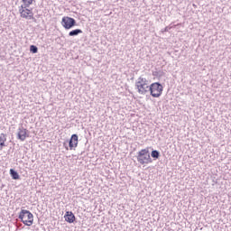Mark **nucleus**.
I'll return each mask as SVG.
<instances>
[{"label":"nucleus","mask_w":231,"mask_h":231,"mask_svg":"<svg viewBox=\"0 0 231 231\" xmlns=\"http://www.w3.org/2000/svg\"><path fill=\"white\" fill-rule=\"evenodd\" d=\"M135 90L139 95H147L149 92L150 84L149 81L143 78L139 77L135 81Z\"/></svg>","instance_id":"nucleus-1"},{"label":"nucleus","mask_w":231,"mask_h":231,"mask_svg":"<svg viewBox=\"0 0 231 231\" xmlns=\"http://www.w3.org/2000/svg\"><path fill=\"white\" fill-rule=\"evenodd\" d=\"M137 162L141 165H149V163H152V159L149 153V149L145 148L138 152Z\"/></svg>","instance_id":"nucleus-2"},{"label":"nucleus","mask_w":231,"mask_h":231,"mask_svg":"<svg viewBox=\"0 0 231 231\" xmlns=\"http://www.w3.org/2000/svg\"><path fill=\"white\" fill-rule=\"evenodd\" d=\"M19 219L26 226H32L33 225V214L30 210L22 209L19 213Z\"/></svg>","instance_id":"nucleus-3"},{"label":"nucleus","mask_w":231,"mask_h":231,"mask_svg":"<svg viewBox=\"0 0 231 231\" xmlns=\"http://www.w3.org/2000/svg\"><path fill=\"white\" fill-rule=\"evenodd\" d=\"M149 92L153 98H160L163 93V86L158 82L152 83L149 87Z\"/></svg>","instance_id":"nucleus-4"},{"label":"nucleus","mask_w":231,"mask_h":231,"mask_svg":"<svg viewBox=\"0 0 231 231\" xmlns=\"http://www.w3.org/2000/svg\"><path fill=\"white\" fill-rule=\"evenodd\" d=\"M19 14L22 19H27L29 21L33 19V9L28 8L26 5H21L19 7Z\"/></svg>","instance_id":"nucleus-5"},{"label":"nucleus","mask_w":231,"mask_h":231,"mask_svg":"<svg viewBox=\"0 0 231 231\" xmlns=\"http://www.w3.org/2000/svg\"><path fill=\"white\" fill-rule=\"evenodd\" d=\"M75 24H77V22L71 17L64 16L61 20V25L65 30H71Z\"/></svg>","instance_id":"nucleus-6"},{"label":"nucleus","mask_w":231,"mask_h":231,"mask_svg":"<svg viewBox=\"0 0 231 231\" xmlns=\"http://www.w3.org/2000/svg\"><path fill=\"white\" fill-rule=\"evenodd\" d=\"M17 138L18 140H20V142H24L26 138H30V132L28 131V129L21 127L18 129Z\"/></svg>","instance_id":"nucleus-7"},{"label":"nucleus","mask_w":231,"mask_h":231,"mask_svg":"<svg viewBox=\"0 0 231 231\" xmlns=\"http://www.w3.org/2000/svg\"><path fill=\"white\" fill-rule=\"evenodd\" d=\"M69 147L70 151H75V149L79 147V135H77V134L71 135L69 142Z\"/></svg>","instance_id":"nucleus-8"},{"label":"nucleus","mask_w":231,"mask_h":231,"mask_svg":"<svg viewBox=\"0 0 231 231\" xmlns=\"http://www.w3.org/2000/svg\"><path fill=\"white\" fill-rule=\"evenodd\" d=\"M64 218L67 223H75V215L71 211H67Z\"/></svg>","instance_id":"nucleus-9"},{"label":"nucleus","mask_w":231,"mask_h":231,"mask_svg":"<svg viewBox=\"0 0 231 231\" xmlns=\"http://www.w3.org/2000/svg\"><path fill=\"white\" fill-rule=\"evenodd\" d=\"M6 142V135L5 134H0V151L5 147Z\"/></svg>","instance_id":"nucleus-10"},{"label":"nucleus","mask_w":231,"mask_h":231,"mask_svg":"<svg viewBox=\"0 0 231 231\" xmlns=\"http://www.w3.org/2000/svg\"><path fill=\"white\" fill-rule=\"evenodd\" d=\"M79 33H82V30L80 29H75L73 31H70L69 32V37H75V35H79Z\"/></svg>","instance_id":"nucleus-11"},{"label":"nucleus","mask_w":231,"mask_h":231,"mask_svg":"<svg viewBox=\"0 0 231 231\" xmlns=\"http://www.w3.org/2000/svg\"><path fill=\"white\" fill-rule=\"evenodd\" d=\"M10 174H11L13 180H19V178H20L19 173H17V171H15L14 169L10 170Z\"/></svg>","instance_id":"nucleus-12"},{"label":"nucleus","mask_w":231,"mask_h":231,"mask_svg":"<svg viewBox=\"0 0 231 231\" xmlns=\"http://www.w3.org/2000/svg\"><path fill=\"white\" fill-rule=\"evenodd\" d=\"M33 1H35V0H22V3H23V5H22V6H30V5H33Z\"/></svg>","instance_id":"nucleus-13"},{"label":"nucleus","mask_w":231,"mask_h":231,"mask_svg":"<svg viewBox=\"0 0 231 231\" xmlns=\"http://www.w3.org/2000/svg\"><path fill=\"white\" fill-rule=\"evenodd\" d=\"M151 156L152 158H155L156 160H158L160 158V152L153 150L152 151Z\"/></svg>","instance_id":"nucleus-14"},{"label":"nucleus","mask_w":231,"mask_h":231,"mask_svg":"<svg viewBox=\"0 0 231 231\" xmlns=\"http://www.w3.org/2000/svg\"><path fill=\"white\" fill-rule=\"evenodd\" d=\"M30 51H31L32 53H37V51H39V49H38L37 46H35V45H31V46H30Z\"/></svg>","instance_id":"nucleus-15"}]
</instances>
